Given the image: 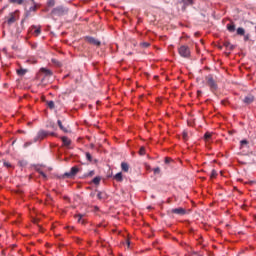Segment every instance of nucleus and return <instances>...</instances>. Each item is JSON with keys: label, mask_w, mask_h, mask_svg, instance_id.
<instances>
[{"label": "nucleus", "mask_w": 256, "mask_h": 256, "mask_svg": "<svg viewBox=\"0 0 256 256\" xmlns=\"http://www.w3.org/2000/svg\"><path fill=\"white\" fill-rule=\"evenodd\" d=\"M67 13H69V9H67V7L64 6L55 7L51 11V15L53 17H63V15H67Z\"/></svg>", "instance_id": "1"}, {"label": "nucleus", "mask_w": 256, "mask_h": 256, "mask_svg": "<svg viewBox=\"0 0 256 256\" xmlns=\"http://www.w3.org/2000/svg\"><path fill=\"white\" fill-rule=\"evenodd\" d=\"M205 81L206 85H208V87L210 88V91L214 92L217 91V89L219 88V86L217 85V81L215 80V78H213L212 74L206 76Z\"/></svg>", "instance_id": "2"}, {"label": "nucleus", "mask_w": 256, "mask_h": 256, "mask_svg": "<svg viewBox=\"0 0 256 256\" xmlns=\"http://www.w3.org/2000/svg\"><path fill=\"white\" fill-rule=\"evenodd\" d=\"M178 53L180 57H183L184 59H189L191 57V49H189V46L182 45L178 48Z\"/></svg>", "instance_id": "3"}, {"label": "nucleus", "mask_w": 256, "mask_h": 256, "mask_svg": "<svg viewBox=\"0 0 256 256\" xmlns=\"http://www.w3.org/2000/svg\"><path fill=\"white\" fill-rule=\"evenodd\" d=\"M79 173V166H74L69 172L63 174V179H75V176Z\"/></svg>", "instance_id": "4"}, {"label": "nucleus", "mask_w": 256, "mask_h": 256, "mask_svg": "<svg viewBox=\"0 0 256 256\" xmlns=\"http://www.w3.org/2000/svg\"><path fill=\"white\" fill-rule=\"evenodd\" d=\"M49 133L45 130H39L37 133V136L34 138V143H37V141H43Z\"/></svg>", "instance_id": "5"}, {"label": "nucleus", "mask_w": 256, "mask_h": 256, "mask_svg": "<svg viewBox=\"0 0 256 256\" xmlns=\"http://www.w3.org/2000/svg\"><path fill=\"white\" fill-rule=\"evenodd\" d=\"M169 213H171L172 215L183 216V215H186L187 210L185 208L178 207V208H173V209L169 210Z\"/></svg>", "instance_id": "6"}, {"label": "nucleus", "mask_w": 256, "mask_h": 256, "mask_svg": "<svg viewBox=\"0 0 256 256\" xmlns=\"http://www.w3.org/2000/svg\"><path fill=\"white\" fill-rule=\"evenodd\" d=\"M85 40L87 41V43H90V45H95L96 47H99L101 45V41H99L91 36H87L85 38Z\"/></svg>", "instance_id": "7"}, {"label": "nucleus", "mask_w": 256, "mask_h": 256, "mask_svg": "<svg viewBox=\"0 0 256 256\" xmlns=\"http://www.w3.org/2000/svg\"><path fill=\"white\" fill-rule=\"evenodd\" d=\"M253 101H255V96L248 94L247 96H245V98L243 99V103H245L246 105H251V103H253Z\"/></svg>", "instance_id": "8"}, {"label": "nucleus", "mask_w": 256, "mask_h": 256, "mask_svg": "<svg viewBox=\"0 0 256 256\" xmlns=\"http://www.w3.org/2000/svg\"><path fill=\"white\" fill-rule=\"evenodd\" d=\"M15 21H17V19L15 18V13H10L9 17L7 19L8 25H13V23H15Z\"/></svg>", "instance_id": "9"}, {"label": "nucleus", "mask_w": 256, "mask_h": 256, "mask_svg": "<svg viewBox=\"0 0 256 256\" xmlns=\"http://www.w3.org/2000/svg\"><path fill=\"white\" fill-rule=\"evenodd\" d=\"M96 192H97V198L100 201H103V199H107V193L101 192V191H98V190H96Z\"/></svg>", "instance_id": "10"}, {"label": "nucleus", "mask_w": 256, "mask_h": 256, "mask_svg": "<svg viewBox=\"0 0 256 256\" xmlns=\"http://www.w3.org/2000/svg\"><path fill=\"white\" fill-rule=\"evenodd\" d=\"M40 73H44L46 77H51V75H53V72L47 68H41Z\"/></svg>", "instance_id": "11"}, {"label": "nucleus", "mask_w": 256, "mask_h": 256, "mask_svg": "<svg viewBox=\"0 0 256 256\" xmlns=\"http://www.w3.org/2000/svg\"><path fill=\"white\" fill-rule=\"evenodd\" d=\"M183 3V11H185V9H187V7H189L190 5H193V0H182Z\"/></svg>", "instance_id": "12"}, {"label": "nucleus", "mask_w": 256, "mask_h": 256, "mask_svg": "<svg viewBox=\"0 0 256 256\" xmlns=\"http://www.w3.org/2000/svg\"><path fill=\"white\" fill-rule=\"evenodd\" d=\"M61 139L65 147H69V145H71V139L67 138V136L62 137Z\"/></svg>", "instance_id": "13"}, {"label": "nucleus", "mask_w": 256, "mask_h": 256, "mask_svg": "<svg viewBox=\"0 0 256 256\" xmlns=\"http://www.w3.org/2000/svg\"><path fill=\"white\" fill-rule=\"evenodd\" d=\"M121 169H122V171H124L125 173H129V164H127V162H122V163H121Z\"/></svg>", "instance_id": "14"}, {"label": "nucleus", "mask_w": 256, "mask_h": 256, "mask_svg": "<svg viewBox=\"0 0 256 256\" xmlns=\"http://www.w3.org/2000/svg\"><path fill=\"white\" fill-rule=\"evenodd\" d=\"M115 181H118V183H121L123 181V173L119 172L114 176Z\"/></svg>", "instance_id": "15"}, {"label": "nucleus", "mask_w": 256, "mask_h": 256, "mask_svg": "<svg viewBox=\"0 0 256 256\" xmlns=\"http://www.w3.org/2000/svg\"><path fill=\"white\" fill-rule=\"evenodd\" d=\"M226 27L230 33H235V23L227 24Z\"/></svg>", "instance_id": "16"}, {"label": "nucleus", "mask_w": 256, "mask_h": 256, "mask_svg": "<svg viewBox=\"0 0 256 256\" xmlns=\"http://www.w3.org/2000/svg\"><path fill=\"white\" fill-rule=\"evenodd\" d=\"M237 35H240L241 37H243L245 35V28L239 27L236 30Z\"/></svg>", "instance_id": "17"}, {"label": "nucleus", "mask_w": 256, "mask_h": 256, "mask_svg": "<svg viewBox=\"0 0 256 256\" xmlns=\"http://www.w3.org/2000/svg\"><path fill=\"white\" fill-rule=\"evenodd\" d=\"M36 171H37V173H39V175H41L43 177V179H47V174H45V172H43L41 170V168L36 167Z\"/></svg>", "instance_id": "18"}, {"label": "nucleus", "mask_w": 256, "mask_h": 256, "mask_svg": "<svg viewBox=\"0 0 256 256\" xmlns=\"http://www.w3.org/2000/svg\"><path fill=\"white\" fill-rule=\"evenodd\" d=\"M224 47H226L227 49H230V51H233V49H235V46H233L231 42H225Z\"/></svg>", "instance_id": "19"}, {"label": "nucleus", "mask_w": 256, "mask_h": 256, "mask_svg": "<svg viewBox=\"0 0 256 256\" xmlns=\"http://www.w3.org/2000/svg\"><path fill=\"white\" fill-rule=\"evenodd\" d=\"M211 137H213V134L210 133V132H206V133L204 134V140H205V141H210V140H211Z\"/></svg>", "instance_id": "20"}, {"label": "nucleus", "mask_w": 256, "mask_h": 256, "mask_svg": "<svg viewBox=\"0 0 256 256\" xmlns=\"http://www.w3.org/2000/svg\"><path fill=\"white\" fill-rule=\"evenodd\" d=\"M92 183H94V185H99V183H101V177L96 176L93 180Z\"/></svg>", "instance_id": "21"}, {"label": "nucleus", "mask_w": 256, "mask_h": 256, "mask_svg": "<svg viewBox=\"0 0 256 256\" xmlns=\"http://www.w3.org/2000/svg\"><path fill=\"white\" fill-rule=\"evenodd\" d=\"M58 126L60 127L61 131H64V133H67V128L63 127V123L61 122V120L57 121Z\"/></svg>", "instance_id": "22"}, {"label": "nucleus", "mask_w": 256, "mask_h": 256, "mask_svg": "<svg viewBox=\"0 0 256 256\" xmlns=\"http://www.w3.org/2000/svg\"><path fill=\"white\" fill-rule=\"evenodd\" d=\"M33 5L32 7L29 8V12L31 13V11H37V4H35V0H31Z\"/></svg>", "instance_id": "23"}, {"label": "nucleus", "mask_w": 256, "mask_h": 256, "mask_svg": "<svg viewBox=\"0 0 256 256\" xmlns=\"http://www.w3.org/2000/svg\"><path fill=\"white\" fill-rule=\"evenodd\" d=\"M34 35H36V37H39V35H41V28H37L34 26Z\"/></svg>", "instance_id": "24"}, {"label": "nucleus", "mask_w": 256, "mask_h": 256, "mask_svg": "<svg viewBox=\"0 0 256 256\" xmlns=\"http://www.w3.org/2000/svg\"><path fill=\"white\" fill-rule=\"evenodd\" d=\"M47 105H48L49 109H55V102L53 100L48 101Z\"/></svg>", "instance_id": "25"}, {"label": "nucleus", "mask_w": 256, "mask_h": 256, "mask_svg": "<svg viewBox=\"0 0 256 256\" xmlns=\"http://www.w3.org/2000/svg\"><path fill=\"white\" fill-rule=\"evenodd\" d=\"M245 145H249V141H247V140L240 141V149H243V147H245Z\"/></svg>", "instance_id": "26"}, {"label": "nucleus", "mask_w": 256, "mask_h": 256, "mask_svg": "<svg viewBox=\"0 0 256 256\" xmlns=\"http://www.w3.org/2000/svg\"><path fill=\"white\" fill-rule=\"evenodd\" d=\"M25 73H27V70H26V69L21 68V69L17 70V74H18V75L23 76V75H25Z\"/></svg>", "instance_id": "27"}, {"label": "nucleus", "mask_w": 256, "mask_h": 256, "mask_svg": "<svg viewBox=\"0 0 256 256\" xmlns=\"http://www.w3.org/2000/svg\"><path fill=\"white\" fill-rule=\"evenodd\" d=\"M86 159L91 163L93 161V156H91V153L86 152Z\"/></svg>", "instance_id": "28"}, {"label": "nucleus", "mask_w": 256, "mask_h": 256, "mask_svg": "<svg viewBox=\"0 0 256 256\" xmlns=\"http://www.w3.org/2000/svg\"><path fill=\"white\" fill-rule=\"evenodd\" d=\"M10 3H16L17 5H23V0H9Z\"/></svg>", "instance_id": "29"}, {"label": "nucleus", "mask_w": 256, "mask_h": 256, "mask_svg": "<svg viewBox=\"0 0 256 256\" xmlns=\"http://www.w3.org/2000/svg\"><path fill=\"white\" fill-rule=\"evenodd\" d=\"M93 175H95V170H92L89 173L84 174V177H93Z\"/></svg>", "instance_id": "30"}, {"label": "nucleus", "mask_w": 256, "mask_h": 256, "mask_svg": "<svg viewBox=\"0 0 256 256\" xmlns=\"http://www.w3.org/2000/svg\"><path fill=\"white\" fill-rule=\"evenodd\" d=\"M77 218H78V223H82V224L85 223V220H81V219H83V215H82V214H79V215L77 216Z\"/></svg>", "instance_id": "31"}, {"label": "nucleus", "mask_w": 256, "mask_h": 256, "mask_svg": "<svg viewBox=\"0 0 256 256\" xmlns=\"http://www.w3.org/2000/svg\"><path fill=\"white\" fill-rule=\"evenodd\" d=\"M153 171H154V175H159V173H161V168L156 167L153 169Z\"/></svg>", "instance_id": "32"}, {"label": "nucleus", "mask_w": 256, "mask_h": 256, "mask_svg": "<svg viewBox=\"0 0 256 256\" xmlns=\"http://www.w3.org/2000/svg\"><path fill=\"white\" fill-rule=\"evenodd\" d=\"M189 135L187 134V132H183L182 133V139H184V141H187Z\"/></svg>", "instance_id": "33"}, {"label": "nucleus", "mask_w": 256, "mask_h": 256, "mask_svg": "<svg viewBox=\"0 0 256 256\" xmlns=\"http://www.w3.org/2000/svg\"><path fill=\"white\" fill-rule=\"evenodd\" d=\"M210 177H211V179H213V178L217 177V171L212 170V171H211V175H210Z\"/></svg>", "instance_id": "34"}, {"label": "nucleus", "mask_w": 256, "mask_h": 256, "mask_svg": "<svg viewBox=\"0 0 256 256\" xmlns=\"http://www.w3.org/2000/svg\"><path fill=\"white\" fill-rule=\"evenodd\" d=\"M48 5L49 7H55V0H49Z\"/></svg>", "instance_id": "35"}, {"label": "nucleus", "mask_w": 256, "mask_h": 256, "mask_svg": "<svg viewBox=\"0 0 256 256\" xmlns=\"http://www.w3.org/2000/svg\"><path fill=\"white\" fill-rule=\"evenodd\" d=\"M139 155H141V156L145 155V147L140 148Z\"/></svg>", "instance_id": "36"}, {"label": "nucleus", "mask_w": 256, "mask_h": 256, "mask_svg": "<svg viewBox=\"0 0 256 256\" xmlns=\"http://www.w3.org/2000/svg\"><path fill=\"white\" fill-rule=\"evenodd\" d=\"M52 63H54L55 65H57L58 67H61V62L55 60V59H52Z\"/></svg>", "instance_id": "37"}, {"label": "nucleus", "mask_w": 256, "mask_h": 256, "mask_svg": "<svg viewBox=\"0 0 256 256\" xmlns=\"http://www.w3.org/2000/svg\"><path fill=\"white\" fill-rule=\"evenodd\" d=\"M4 167H7L8 169L11 167V163L4 161L3 163Z\"/></svg>", "instance_id": "38"}, {"label": "nucleus", "mask_w": 256, "mask_h": 256, "mask_svg": "<svg viewBox=\"0 0 256 256\" xmlns=\"http://www.w3.org/2000/svg\"><path fill=\"white\" fill-rule=\"evenodd\" d=\"M31 145H32L31 142H26V143H24V148L27 149V147H29V146H31Z\"/></svg>", "instance_id": "39"}, {"label": "nucleus", "mask_w": 256, "mask_h": 256, "mask_svg": "<svg viewBox=\"0 0 256 256\" xmlns=\"http://www.w3.org/2000/svg\"><path fill=\"white\" fill-rule=\"evenodd\" d=\"M141 45H142V47H149V45H151V44H149V42H143Z\"/></svg>", "instance_id": "40"}, {"label": "nucleus", "mask_w": 256, "mask_h": 256, "mask_svg": "<svg viewBox=\"0 0 256 256\" xmlns=\"http://www.w3.org/2000/svg\"><path fill=\"white\" fill-rule=\"evenodd\" d=\"M33 223H39V219H37V218H33Z\"/></svg>", "instance_id": "41"}, {"label": "nucleus", "mask_w": 256, "mask_h": 256, "mask_svg": "<svg viewBox=\"0 0 256 256\" xmlns=\"http://www.w3.org/2000/svg\"><path fill=\"white\" fill-rule=\"evenodd\" d=\"M170 161H171V159L165 158V163H169Z\"/></svg>", "instance_id": "42"}, {"label": "nucleus", "mask_w": 256, "mask_h": 256, "mask_svg": "<svg viewBox=\"0 0 256 256\" xmlns=\"http://www.w3.org/2000/svg\"><path fill=\"white\" fill-rule=\"evenodd\" d=\"M90 197H95V192H91Z\"/></svg>", "instance_id": "43"}, {"label": "nucleus", "mask_w": 256, "mask_h": 256, "mask_svg": "<svg viewBox=\"0 0 256 256\" xmlns=\"http://www.w3.org/2000/svg\"><path fill=\"white\" fill-rule=\"evenodd\" d=\"M244 40H245V41H249V36H245V37H244Z\"/></svg>", "instance_id": "44"}, {"label": "nucleus", "mask_w": 256, "mask_h": 256, "mask_svg": "<svg viewBox=\"0 0 256 256\" xmlns=\"http://www.w3.org/2000/svg\"><path fill=\"white\" fill-rule=\"evenodd\" d=\"M127 245L129 247V245H131V242L129 240H127Z\"/></svg>", "instance_id": "45"}, {"label": "nucleus", "mask_w": 256, "mask_h": 256, "mask_svg": "<svg viewBox=\"0 0 256 256\" xmlns=\"http://www.w3.org/2000/svg\"><path fill=\"white\" fill-rule=\"evenodd\" d=\"M50 135H55V133H50Z\"/></svg>", "instance_id": "46"}]
</instances>
